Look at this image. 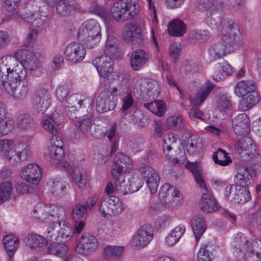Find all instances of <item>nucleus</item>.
Here are the masks:
<instances>
[{"mask_svg": "<svg viewBox=\"0 0 261 261\" xmlns=\"http://www.w3.org/2000/svg\"><path fill=\"white\" fill-rule=\"evenodd\" d=\"M27 71L11 56H6L0 59V80L5 87L25 81Z\"/></svg>", "mask_w": 261, "mask_h": 261, "instance_id": "f257e3e1", "label": "nucleus"}, {"mask_svg": "<svg viewBox=\"0 0 261 261\" xmlns=\"http://www.w3.org/2000/svg\"><path fill=\"white\" fill-rule=\"evenodd\" d=\"M210 24L212 29L217 30L222 41L228 47L240 44V33L234 19L218 17L216 20L211 18Z\"/></svg>", "mask_w": 261, "mask_h": 261, "instance_id": "f03ea898", "label": "nucleus"}, {"mask_svg": "<svg viewBox=\"0 0 261 261\" xmlns=\"http://www.w3.org/2000/svg\"><path fill=\"white\" fill-rule=\"evenodd\" d=\"M31 153L30 147L25 143L15 144L11 139H0V157L11 165L27 160Z\"/></svg>", "mask_w": 261, "mask_h": 261, "instance_id": "7ed1b4c3", "label": "nucleus"}, {"mask_svg": "<svg viewBox=\"0 0 261 261\" xmlns=\"http://www.w3.org/2000/svg\"><path fill=\"white\" fill-rule=\"evenodd\" d=\"M70 89L66 84L59 86L56 89L57 98L61 101H65V113L69 118L73 117V114L77 112L79 109L87 108L91 109L92 101L91 98L77 94L69 96Z\"/></svg>", "mask_w": 261, "mask_h": 261, "instance_id": "20e7f679", "label": "nucleus"}, {"mask_svg": "<svg viewBox=\"0 0 261 261\" xmlns=\"http://www.w3.org/2000/svg\"><path fill=\"white\" fill-rule=\"evenodd\" d=\"M77 37L88 48L97 46L101 39L99 24L93 19L84 21L79 29Z\"/></svg>", "mask_w": 261, "mask_h": 261, "instance_id": "39448f33", "label": "nucleus"}, {"mask_svg": "<svg viewBox=\"0 0 261 261\" xmlns=\"http://www.w3.org/2000/svg\"><path fill=\"white\" fill-rule=\"evenodd\" d=\"M140 10V4L134 0H120L111 7L113 19L118 22L134 19L139 15Z\"/></svg>", "mask_w": 261, "mask_h": 261, "instance_id": "423d86ee", "label": "nucleus"}, {"mask_svg": "<svg viewBox=\"0 0 261 261\" xmlns=\"http://www.w3.org/2000/svg\"><path fill=\"white\" fill-rule=\"evenodd\" d=\"M235 152L244 161H250L254 170L261 172V156L255 152L252 140L244 136L239 140L234 147Z\"/></svg>", "mask_w": 261, "mask_h": 261, "instance_id": "0eeeda50", "label": "nucleus"}, {"mask_svg": "<svg viewBox=\"0 0 261 261\" xmlns=\"http://www.w3.org/2000/svg\"><path fill=\"white\" fill-rule=\"evenodd\" d=\"M49 119H44L41 121L42 127L52 135L50 139V146L48 147L49 156L55 160H59L64 154L63 142L58 136V129Z\"/></svg>", "mask_w": 261, "mask_h": 261, "instance_id": "6e6552de", "label": "nucleus"}, {"mask_svg": "<svg viewBox=\"0 0 261 261\" xmlns=\"http://www.w3.org/2000/svg\"><path fill=\"white\" fill-rule=\"evenodd\" d=\"M214 88L213 84L207 82L202 85L198 90L195 97L190 98L192 108L189 111V117L191 120L196 119L203 120L204 114L198 108L207 98Z\"/></svg>", "mask_w": 261, "mask_h": 261, "instance_id": "1a4fd4ad", "label": "nucleus"}, {"mask_svg": "<svg viewBox=\"0 0 261 261\" xmlns=\"http://www.w3.org/2000/svg\"><path fill=\"white\" fill-rule=\"evenodd\" d=\"M123 210L122 202L115 196L103 197L98 207L99 214L106 218L117 216Z\"/></svg>", "mask_w": 261, "mask_h": 261, "instance_id": "9d476101", "label": "nucleus"}, {"mask_svg": "<svg viewBox=\"0 0 261 261\" xmlns=\"http://www.w3.org/2000/svg\"><path fill=\"white\" fill-rule=\"evenodd\" d=\"M17 63L25 69L31 71H36L40 68L41 63L37 55L27 49H20L16 51L13 57Z\"/></svg>", "mask_w": 261, "mask_h": 261, "instance_id": "9b49d317", "label": "nucleus"}, {"mask_svg": "<svg viewBox=\"0 0 261 261\" xmlns=\"http://www.w3.org/2000/svg\"><path fill=\"white\" fill-rule=\"evenodd\" d=\"M178 140L177 136L173 134H168L164 136L163 139V148L165 155L169 160L178 164H182L185 160L184 153L180 152L182 154L177 157L174 154L173 149H174Z\"/></svg>", "mask_w": 261, "mask_h": 261, "instance_id": "f8f14e48", "label": "nucleus"}, {"mask_svg": "<svg viewBox=\"0 0 261 261\" xmlns=\"http://www.w3.org/2000/svg\"><path fill=\"white\" fill-rule=\"evenodd\" d=\"M153 228L149 225L142 226L138 229L131 242L133 248L140 249L146 246L152 239Z\"/></svg>", "mask_w": 261, "mask_h": 261, "instance_id": "ddd939ff", "label": "nucleus"}, {"mask_svg": "<svg viewBox=\"0 0 261 261\" xmlns=\"http://www.w3.org/2000/svg\"><path fill=\"white\" fill-rule=\"evenodd\" d=\"M50 95L48 90L44 87L36 89L34 98V106L35 110L40 114H44L50 104Z\"/></svg>", "mask_w": 261, "mask_h": 261, "instance_id": "4468645a", "label": "nucleus"}, {"mask_svg": "<svg viewBox=\"0 0 261 261\" xmlns=\"http://www.w3.org/2000/svg\"><path fill=\"white\" fill-rule=\"evenodd\" d=\"M123 37L129 43H135L136 41L138 46L143 43L142 30L140 25L136 22H129L123 27Z\"/></svg>", "mask_w": 261, "mask_h": 261, "instance_id": "2eb2a0df", "label": "nucleus"}, {"mask_svg": "<svg viewBox=\"0 0 261 261\" xmlns=\"http://www.w3.org/2000/svg\"><path fill=\"white\" fill-rule=\"evenodd\" d=\"M117 105V101L109 91H101L96 99V109L99 113H105L113 110Z\"/></svg>", "mask_w": 261, "mask_h": 261, "instance_id": "dca6fc26", "label": "nucleus"}, {"mask_svg": "<svg viewBox=\"0 0 261 261\" xmlns=\"http://www.w3.org/2000/svg\"><path fill=\"white\" fill-rule=\"evenodd\" d=\"M92 64L99 75L103 78L108 79L113 72V63L111 56L105 55L96 58L93 60Z\"/></svg>", "mask_w": 261, "mask_h": 261, "instance_id": "f3484780", "label": "nucleus"}, {"mask_svg": "<svg viewBox=\"0 0 261 261\" xmlns=\"http://www.w3.org/2000/svg\"><path fill=\"white\" fill-rule=\"evenodd\" d=\"M64 52L66 59L72 63L82 61L86 54L83 46L75 42L68 44L65 47Z\"/></svg>", "mask_w": 261, "mask_h": 261, "instance_id": "a211bd4d", "label": "nucleus"}, {"mask_svg": "<svg viewBox=\"0 0 261 261\" xmlns=\"http://www.w3.org/2000/svg\"><path fill=\"white\" fill-rule=\"evenodd\" d=\"M135 88L141 93H146L149 97L156 98L160 93V87L157 82L146 79L138 80L135 84Z\"/></svg>", "mask_w": 261, "mask_h": 261, "instance_id": "6ab92c4d", "label": "nucleus"}, {"mask_svg": "<svg viewBox=\"0 0 261 261\" xmlns=\"http://www.w3.org/2000/svg\"><path fill=\"white\" fill-rule=\"evenodd\" d=\"M139 172L146 180L150 192L154 194L156 192L160 182L158 174L149 165L140 166Z\"/></svg>", "mask_w": 261, "mask_h": 261, "instance_id": "aec40b11", "label": "nucleus"}, {"mask_svg": "<svg viewBox=\"0 0 261 261\" xmlns=\"http://www.w3.org/2000/svg\"><path fill=\"white\" fill-rule=\"evenodd\" d=\"M14 17L24 20L30 25L35 27L42 25L46 20V16H43L39 11L32 13L30 11L23 10L15 14Z\"/></svg>", "mask_w": 261, "mask_h": 261, "instance_id": "412c9836", "label": "nucleus"}, {"mask_svg": "<svg viewBox=\"0 0 261 261\" xmlns=\"http://www.w3.org/2000/svg\"><path fill=\"white\" fill-rule=\"evenodd\" d=\"M132 166V160L121 152H117L113 159L111 174L116 176V174L125 173L124 168L130 169Z\"/></svg>", "mask_w": 261, "mask_h": 261, "instance_id": "4be33fe9", "label": "nucleus"}, {"mask_svg": "<svg viewBox=\"0 0 261 261\" xmlns=\"http://www.w3.org/2000/svg\"><path fill=\"white\" fill-rule=\"evenodd\" d=\"M98 247L96 238L90 234H83L80 239L76 251L80 254H88Z\"/></svg>", "mask_w": 261, "mask_h": 261, "instance_id": "5701e85b", "label": "nucleus"}, {"mask_svg": "<svg viewBox=\"0 0 261 261\" xmlns=\"http://www.w3.org/2000/svg\"><path fill=\"white\" fill-rule=\"evenodd\" d=\"M20 175L28 182L37 184L41 177L40 167L36 164H29L22 168Z\"/></svg>", "mask_w": 261, "mask_h": 261, "instance_id": "b1692460", "label": "nucleus"}, {"mask_svg": "<svg viewBox=\"0 0 261 261\" xmlns=\"http://www.w3.org/2000/svg\"><path fill=\"white\" fill-rule=\"evenodd\" d=\"M232 128L235 133L239 136L247 135L250 131V121L248 116L241 113L234 117L232 121Z\"/></svg>", "mask_w": 261, "mask_h": 261, "instance_id": "393cba45", "label": "nucleus"}, {"mask_svg": "<svg viewBox=\"0 0 261 261\" xmlns=\"http://www.w3.org/2000/svg\"><path fill=\"white\" fill-rule=\"evenodd\" d=\"M148 53L145 50L138 49L132 53L130 57V65L134 70L138 71L142 69L149 61Z\"/></svg>", "mask_w": 261, "mask_h": 261, "instance_id": "a878e982", "label": "nucleus"}, {"mask_svg": "<svg viewBox=\"0 0 261 261\" xmlns=\"http://www.w3.org/2000/svg\"><path fill=\"white\" fill-rule=\"evenodd\" d=\"M159 196L162 199L166 198L165 200L172 204L173 206L177 205L180 199L179 191L169 184H165L161 187Z\"/></svg>", "mask_w": 261, "mask_h": 261, "instance_id": "bb28decb", "label": "nucleus"}, {"mask_svg": "<svg viewBox=\"0 0 261 261\" xmlns=\"http://www.w3.org/2000/svg\"><path fill=\"white\" fill-rule=\"evenodd\" d=\"M199 205L202 211L208 213L217 210L218 207L215 198L208 189H205V191H202Z\"/></svg>", "mask_w": 261, "mask_h": 261, "instance_id": "cd10ccee", "label": "nucleus"}, {"mask_svg": "<svg viewBox=\"0 0 261 261\" xmlns=\"http://www.w3.org/2000/svg\"><path fill=\"white\" fill-rule=\"evenodd\" d=\"M242 242H244V244L242 247L239 248V251L240 252H246L245 255L248 259L249 254L251 256H255L257 258H259V255L261 251V240H256L253 241L251 244L249 245V241L246 240V238L244 237H241L240 238Z\"/></svg>", "mask_w": 261, "mask_h": 261, "instance_id": "c85d7f7f", "label": "nucleus"}, {"mask_svg": "<svg viewBox=\"0 0 261 261\" xmlns=\"http://www.w3.org/2000/svg\"><path fill=\"white\" fill-rule=\"evenodd\" d=\"M5 89L12 96L16 99L24 98L30 91L29 83L27 81H23L18 84H15L7 87Z\"/></svg>", "mask_w": 261, "mask_h": 261, "instance_id": "c756f323", "label": "nucleus"}, {"mask_svg": "<svg viewBox=\"0 0 261 261\" xmlns=\"http://www.w3.org/2000/svg\"><path fill=\"white\" fill-rule=\"evenodd\" d=\"M231 51L230 48L222 41L215 43L208 49V58L211 61H215L223 58Z\"/></svg>", "mask_w": 261, "mask_h": 261, "instance_id": "7c9ffc66", "label": "nucleus"}, {"mask_svg": "<svg viewBox=\"0 0 261 261\" xmlns=\"http://www.w3.org/2000/svg\"><path fill=\"white\" fill-rule=\"evenodd\" d=\"M254 175V171L245 166L239 169L235 176L234 181L238 186L248 187L253 182Z\"/></svg>", "mask_w": 261, "mask_h": 261, "instance_id": "2f4dec72", "label": "nucleus"}, {"mask_svg": "<svg viewBox=\"0 0 261 261\" xmlns=\"http://www.w3.org/2000/svg\"><path fill=\"white\" fill-rule=\"evenodd\" d=\"M27 246L31 249L40 251L45 248L47 240L43 236L37 233H31L24 238Z\"/></svg>", "mask_w": 261, "mask_h": 261, "instance_id": "473e14b6", "label": "nucleus"}, {"mask_svg": "<svg viewBox=\"0 0 261 261\" xmlns=\"http://www.w3.org/2000/svg\"><path fill=\"white\" fill-rule=\"evenodd\" d=\"M49 216L50 222L58 223L61 225V223L65 220L66 213L65 208L60 205L48 204Z\"/></svg>", "mask_w": 261, "mask_h": 261, "instance_id": "72a5a7b5", "label": "nucleus"}, {"mask_svg": "<svg viewBox=\"0 0 261 261\" xmlns=\"http://www.w3.org/2000/svg\"><path fill=\"white\" fill-rule=\"evenodd\" d=\"M75 112L73 114V117L70 118L74 119L75 125L84 134L87 135L90 130V129L93 126L92 116L91 114L85 115L83 117L77 118L74 116Z\"/></svg>", "mask_w": 261, "mask_h": 261, "instance_id": "f704fd0d", "label": "nucleus"}, {"mask_svg": "<svg viewBox=\"0 0 261 261\" xmlns=\"http://www.w3.org/2000/svg\"><path fill=\"white\" fill-rule=\"evenodd\" d=\"M215 68L216 71L213 77L217 81L224 80L233 72V68L226 61L218 63L215 65Z\"/></svg>", "mask_w": 261, "mask_h": 261, "instance_id": "c9c22d12", "label": "nucleus"}, {"mask_svg": "<svg viewBox=\"0 0 261 261\" xmlns=\"http://www.w3.org/2000/svg\"><path fill=\"white\" fill-rule=\"evenodd\" d=\"M48 204L43 203H38L34 207L32 212V217L33 219L49 223Z\"/></svg>", "mask_w": 261, "mask_h": 261, "instance_id": "e433bc0d", "label": "nucleus"}, {"mask_svg": "<svg viewBox=\"0 0 261 261\" xmlns=\"http://www.w3.org/2000/svg\"><path fill=\"white\" fill-rule=\"evenodd\" d=\"M191 225L196 241H198L206 228L204 218L202 216H195L191 220Z\"/></svg>", "mask_w": 261, "mask_h": 261, "instance_id": "4c0bfd02", "label": "nucleus"}, {"mask_svg": "<svg viewBox=\"0 0 261 261\" xmlns=\"http://www.w3.org/2000/svg\"><path fill=\"white\" fill-rule=\"evenodd\" d=\"M255 85L252 80H243L237 83L234 88V93L237 96L243 97L249 92L255 91Z\"/></svg>", "mask_w": 261, "mask_h": 261, "instance_id": "58836bf2", "label": "nucleus"}, {"mask_svg": "<svg viewBox=\"0 0 261 261\" xmlns=\"http://www.w3.org/2000/svg\"><path fill=\"white\" fill-rule=\"evenodd\" d=\"M106 135L111 143V151L112 154L118 148L119 137L117 131V124L114 123L110 125L106 130Z\"/></svg>", "mask_w": 261, "mask_h": 261, "instance_id": "ea45409f", "label": "nucleus"}, {"mask_svg": "<svg viewBox=\"0 0 261 261\" xmlns=\"http://www.w3.org/2000/svg\"><path fill=\"white\" fill-rule=\"evenodd\" d=\"M244 96L239 106V109L242 111H245L252 108L258 101V94L256 90L249 92Z\"/></svg>", "mask_w": 261, "mask_h": 261, "instance_id": "a19ab883", "label": "nucleus"}, {"mask_svg": "<svg viewBox=\"0 0 261 261\" xmlns=\"http://www.w3.org/2000/svg\"><path fill=\"white\" fill-rule=\"evenodd\" d=\"M4 246L11 259L19 246V239L13 234L6 235L3 238Z\"/></svg>", "mask_w": 261, "mask_h": 261, "instance_id": "79ce46f5", "label": "nucleus"}, {"mask_svg": "<svg viewBox=\"0 0 261 261\" xmlns=\"http://www.w3.org/2000/svg\"><path fill=\"white\" fill-rule=\"evenodd\" d=\"M89 9L91 12L102 18L106 22H109L113 19L111 10L109 12L102 5L92 3Z\"/></svg>", "mask_w": 261, "mask_h": 261, "instance_id": "37998d69", "label": "nucleus"}, {"mask_svg": "<svg viewBox=\"0 0 261 261\" xmlns=\"http://www.w3.org/2000/svg\"><path fill=\"white\" fill-rule=\"evenodd\" d=\"M185 231V227L179 225L171 230L165 238V243L169 246L176 244Z\"/></svg>", "mask_w": 261, "mask_h": 261, "instance_id": "c03bdc74", "label": "nucleus"}, {"mask_svg": "<svg viewBox=\"0 0 261 261\" xmlns=\"http://www.w3.org/2000/svg\"><path fill=\"white\" fill-rule=\"evenodd\" d=\"M123 250L121 246H107L103 250V255L107 260H115L121 257Z\"/></svg>", "mask_w": 261, "mask_h": 261, "instance_id": "a18cd8bd", "label": "nucleus"}, {"mask_svg": "<svg viewBox=\"0 0 261 261\" xmlns=\"http://www.w3.org/2000/svg\"><path fill=\"white\" fill-rule=\"evenodd\" d=\"M125 173L116 174V176L112 175L114 178V184L116 185V190L118 194L125 195L129 192L128 182L125 179Z\"/></svg>", "mask_w": 261, "mask_h": 261, "instance_id": "49530a36", "label": "nucleus"}, {"mask_svg": "<svg viewBox=\"0 0 261 261\" xmlns=\"http://www.w3.org/2000/svg\"><path fill=\"white\" fill-rule=\"evenodd\" d=\"M89 204L87 201L81 202L72 206V217L75 220L82 219L88 212Z\"/></svg>", "mask_w": 261, "mask_h": 261, "instance_id": "de8ad7c7", "label": "nucleus"}, {"mask_svg": "<svg viewBox=\"0 0 261 261\" xmlns=\"http://www.w3.org/2000/svg\"><path fill=\"white\" fill-rule=\"evenodd\" d=\"M168 31L172 36H181L186 31L185 24L181 20L174 19L169 23Z\"/></svg>", "mask_w": 261, "mask_h": 261, "instance_id": "09e8293b", "label": "nucleus"}, {"mask_svg": "<svg viewBox=\"0 0 261 261\" xmlns=\"http://www.w3.org/2000/svg\"><path fill=\"white\" fill-rule=\"evenodd\" d=\"M218 0H197L196 8L200 11L211 14L217 8Z\"/></svg>", "mask_w": 261, "mask_h": 261, "instance_id": "8fccbe9b", "label": "nucleus"}, {"mask_svg": "<svg viewBox=\"0 0 261 261\" xmlns=\"http://www.w3.org/2000/svg\"><path fill=\"white\" fill-rule=\"evenodd\" d=\"M118 81L121 82V84H118L117 86L111 88L109 91L114 96L117 95H122L125 93L127 90V84L128 82L127 78L123 73L117 74Z\"/></svg>", "mask_w": 261, "mask_h": 261, "instance_id": "3c124183", "label": "nucleus"}, {"mask_svg": "<svg viewBox=\"0 0 261 261\" xmlns=\"http://www.w3.org/2000/svg\"><path fill=\"white\" fill-rule=\"evenodd\" d=\"M144 106L158 116L161 117L165 115L166 106L165 103L162 100H155L147 103L144 104Z\"/></svg>", "mask_w": 261, "mask_h": 261, "instance_id": "603ef678", "label": "nucleus"}, {"mask_svg": "<svg viewBox=\"0 0 261 261\" xmlns=\"http://www.w3.org/2000/svg\"><path fill=\"white\" fill-rule=\"evenodd\" d=\"M210 33L206 30H196L192 31L189 35V38L195 43H202L208 40Z\"/></svg>", "mask_w": 261, "mask_h": 261, "instance_id": "864d4df0", "label": "nucleus"}, {"mask_svg": "<svg viewBox=\"0 0 261 261\" xmlns=\"http://www.w3.org/2000/svg\"><path fill=\"white\" fill-rule=\"evenodd\" d=\"M213 159L216 164L222 166H227L232 162L226 151L220 148L213 155Z\"/></svg>", "mask_w": 261, "mask_h": 261, "instance_id": "5fc2aeb1", "label": "nucleus"}, {"mask_svg": "<svg viewBox=\"0 0 261 261\" xmlns=\"http://www.w3.org/2000/svg\"><path fill=\"white\" fill-rule=\"evenodd\" d=\"M236 198H234V203H244L251 199V195L248 187L237 185Z\"/></svg>", "mask_w": 261, "mask_h": 261, "instance_id": "6e6d98bb", "label": "nucleus"}, {"mask_svg": "<svg viewBox=\"0 0 261 261\" xmlns=\"http://www.w3.org/2000/svg\"><path fill=\"white\" fill-rule=\"evenodd\" d=\"M50 187L53 193L60 195L64 193V190L69 187V185L65 181L64 179L57 177L51 181Z\"/></svg>", "mask_w": 261, "mask_h": 261, "instance_id": "4d7b16f0", "label": "nucleus"}, {"mask_svg": "<svg viewBox=\"0 0 261 261\" xmlns=\"http://www.w3.org/2000/svg\"><path fill=\"white\" fill-rule=\"evenodd\" d=\"M12 190L13 186L10 181H5L0 184V203L10 197Z\"/></svg>", "mask_w": 261, "mask_h": 261, "instance_id": "13d9d810", "label": "nucleus"}, {"mask_svg": "<svg viewBox=\"0 0 261 261\" xmlns=\"http://www.w3.org/2000/svg\"><path fill=\"white\" fill-rule=\"evenodd\" d=\"M48 252L59 256L65 255L67 252V246L64 243L51 244L47 249Z\"/></svg>", "mask_w": 261, "mask_h": 261, "instance_id": "bf43d9fd", "label": "nucleus"}, {"mask_svg": "<svg viewBox=\"0 0 261 261\" xmlns=\"http://www.w3.org/2000/svg\"><path fill=\"white\" fill-rule=\"evenodd\" d=\"M117 42L118 40L114 36L110 35L108 36L104 49V53L106 55L111 56L115 53Z\"/></svg>", "mask_w": 261, "mask_h": 261, "instance_id": "052dcab7", "label": "nucleus"}, {"mask_svg": "<svg viewBox=\"0 0 261 261\" xmlns=\"http://www.w3.org/2000/svg\"><path fill=\"white\" fill-rule=\"evenodd\" d=\"M232 107L230 97L225 94L220 95L218 99L217 108L221 111L230 110Z\"/></svg>", "mask_w": 261, "mask_h": 261, "instance_id": "680f3d73", "label": "nucleus"}, {"mask_svg": "<svg viewBox=\"0 0 261 261\" xmlns=\"http://www.w3.org/2000/svg\"><path fill=\"white\" fill-rule=\"evenodd\" d=\"M72 9V6L68 0H59L57 3V12L60 15H68Z\"/></svg>", "mask_w": 261, "mask_h": 261, "instance_id": "e2e57ef3", "label": "nucleus"}, {"mask_svg": "<svg viewBox=\"0 0 261 261\" xmlns=\"http://www.w3.org/2000/svg\"><path fill=\"white\" fill-rule=\"evenodd\" d=\"M38 34V32L36 29H30L23 39V46L27 47H32L37 38Z\"/></svg>", "mask_w": 261, "mask_h": 261, "instance_id": "0e129e2a", "label": "nucleus"}, {"mask_svg": "<svg viewBox=\"0 0 261 261\" xmlns=\"http://www.w3.org/2000/svg\"><path fill=\"white\" fill-rule=\"evenodd\" d=\"M135 115L131 116V119L133 123H136L138 127L143 128L145 127L149 123V119L147 117L144 116L139 112H135Z\"/></svg>", "mask_w": 261, "mask_h": 261, "instance_id": "69168bd1", "label": "nucleus"}, {"mask_svg": "<svg viewBox=\"0 0 261 261\" xmlns=\"http://www.w3.org/2000/svg\"><path fill=\"white\" fill-rule=\"evenodd\" d=\"M166 125L168 129L180 128L184 126V124L181 117L171 116L166 120Z\"/></svg>", "mask_w": 261, "mask_h": 261, "instance_id": "338daca9", "label": "nucleus"}, {"mask_svg": "<svg viewBox=\"0 0 261 261\" xmlns=\"http://www.w3.org/2000/svg\"><path fill=\"white\" fill-rule=\"evenodd\" d=\"M14 121L11 118L0 121V135H5L11 132L14 127Z\"/></svg>", "mask_w": 261, "mask_h": 261, "instance_id": "774afa93", "label": "nucleus"}]
</instances>
